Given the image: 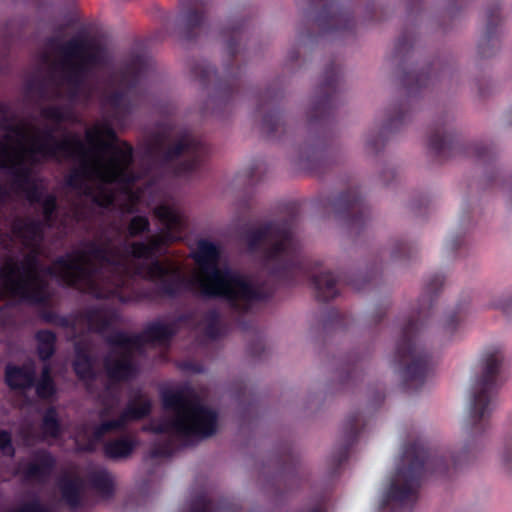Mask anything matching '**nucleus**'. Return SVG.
Segmentation results:
<instances>
[{
  "label": "nucleus",
  "mask_w": 512,
  "mask_h": 512,
  "mask_svg": "<svg viewBox=\"0 0 512 512\" xmlns=\"http://www.w3.org/2000/svg\"><path fill=\"white\" fill-rule=\"evenodd\" d=\"M161 222L162 234L148 242L128 244L127 236L134 237L148 230L149 221L143 216H134L128 224L127 232L113 228L97 241L81 244L67 259L60 258L57 267L69 281H82L86 292L95 298L125 299L119 294L131 274H138L151 280L165 295L173 297L190 286V282L172 264H162L155 260L156 255L165 253L164 244L180 238L182 223L179 215L170 207L161 205L155 208Z\"/></svg>",
  "instance_id": "nucleus-1"
},
{
  "label": "nucleus",
  "mask_w": 512,
  "mask_h": 512,
  "mask_svg": "<svg viewBox=\"0 0 512 512\" xmlns=\"http://www.w3.org/2000/svg\"><path fill=\"white\" fill-rule=\"evenodd\" d=\"M39 62L46 69L52 91L44 89L38 77L32 75L25 81L28 97L37 94L43 99L87 100L97 94L114 108L124 105L126 93L138 88L147 72L140 58L116 63L107 42L85 35L47 38Z\"/></svg>",
  "instance_id": "nucleus-2"
},
{
  "label": "nucleus",
  "mask_w": 512,
  "mask_h": 512,
  "mask_svg": "<svg viewBox=\"0 0 512 512\" xmlns=\"http://www.w3.org/2000/svg\"><path fill=\"white\" fill-rule=\"evenodd\" d=\"M43 223L38 220L17 219L12 226L14 236L22 241L25 246L33 249L21 262L9 258L2 268L3 282L16 295L32 302H43L48 295L46 276H55L67 285H73L86 292V286L82 281L72 282L66 279L57 267V258L52 267L43 268L37 259L35 247L43 237ZM75 249L62 258L67 259Z\"/></svg>",
  "instance_id": "nucleus-3"
},
{
  "label": "nucleus",
  "mask_w": 512,
  "mask_h": 512,
  "mask_svg": "<svg viewBox=\"0 0 512 512\" xmlns=\"http://www.w3.org/2000/svg\"><path fill=\"white\" fill-rule=\"evenodd\" d=\"M0 70L2 68L0 67ZM11 113L0 103V169L12 178V187L24 192L31 203H38V179L32 166L38 162V116L31 121L9 125Z\"/></svg>",
  "instance_id": "nucleus-4"
},
{
  "label": "nucleus",
  "mask_w": 512,
  "mask_h": 512,
  "mask_svg": "<svg viewBox=\"0 0 512 512\" xmlns=\"http://www.w3.org/2000/svg\"><path fill=\"white\" fill-rule=\"evenodd\" d=\"M194 258L200 268L195 280L203 295L223 297L231 307L243 312L262 299L261 293L245 276L231 269L217 267L219 250L212 242L200 240Z\"/></svg>",
  "instance_id": "nucleus-5"
},
{
  "label": "nucleus",
  "mask_w": 512,
  "mask_h": 512,
  "mask_svg": "<svg viewBox=\"0 0 512 512\" xmlns=\"http://www.w3.org/2000/svg\"><path fill=\"white\" fill-rule=\"evenodd\" d=\"M163 404L174 411V417L153 425L151 430L154 433H175L197 440L207 439L216 433L217 413L198 399L180 392H168L163 397Z\"/></svg>",
  "instance_id": "nucleus-6"
},
{
  "label": "nucleus",
  "mask_w": 512,
  "mask_h": 512,
  "mask_svg": "<svg viewBox=\"0 0 512 512\" xmlns=\"http://www.w3.org/2000/svg\"><path fill=\"white\" fill-rule=\"evenodd\" d=\"M426 458L427 452L419 443H407L401 447L383 490V506L390 500L404 502L413 496Z\"/></svg>",
  "instance_id": "nucleus-7"
},
{
  "label": "nucleus",
  "mask_w": 512,
  "mask_h": 512,
  "mask_svg": "<svg viewBox=\"0 0 512 512\" xmlns=\"http://www.w3.org/2000/svg\"><path fill=\"white\" fill-rule=\"evenodd\" d=\"M198 141L188 132L171 131L155 137L151 153L161 151L165 161L183 160L175 167L178 176L193 172L198 160Z\"/></svg>",
  "instance_id": "nucleus-8"
},
{
  "label": "nucleus",
  "mask_w": 512,
  "mask_h": 512,
  "mask_svg": "<svg viewBox=\"0 0 512 512\" xmlns=\"http://www.w3.org/2000/svg\"><path fill=\"white\" fill-rule=\"evenodd\" d=\"M138 340L130 339V336L123 332L109 336L111 349L104 358V368L109 379L127 381L138 375L139 365L136 356L142 353L137 348Z\"/></svg>",
  "instance_id": "nucleus-9"
},
{
  "label": "nucleus",
  "mask_w": 512,
  "mask_h": 512,
  "mask_svg": "<svg viewBox=\"0 0 512 512\" xmlns=\"http://www.w3.org/2000/svg\"><path fill=\"white\" fill-rule=\"evenodd\" d=\"M500 358L491 352H487L481 359L483 375L475 378L468 394L467 407L472 422L483 418L490 402V391L493 386V375L497 373Z\"/></svg>",
  "instance_id": "nucleus-10"
},
{
  "label": "nucleus",
  "mask_w": 512,
  "mask_h": 512,
  "mask_svg": "<svg viewBox=\"0 0 512 512\" xmlns=\"http://www.w3.org/2000/svg\"><path fill=\"white\" fill-rule=\"evenodd\" d=\"M139 401L138 406H136L135 401H130L117 419L105 421L97 426L93 432L94 439L101 440L106 433L120 430L124 428L128 422L139 420L147 416L151 410V401L142 395L139 396Z\"/></svg>",
  "instance_id": "nucleus-11"
},
{
  "label": "nucleus",
  "mask_w": 512,
  "mask_h": 512,
  "mask_svg": "<svg viewBox=\"0 0 512 512\" xmlns=\"http://www.w3.org/2000/svg\"><path fill=\"white\" fill-rule=\"evenodd\" d=\"M255 241L266 240L271 245L267 252L269 258H276L286 252L291 241V228L286 222L269 224L253 233Z\"/></svg>",
  "instance_id": "nucleus-12"
},
{
  "label": "nucleus",
  "mask_w": 512,
  "mask_h": 512,
  "mask_svg": "<svg viewBox=\"0 0 512 512\" xmlns=\"http://www.w3.org/2000/svg\"><path fill=\"white\" fill-rule=\"evenodd\" d=\"M412 331V327H407L405 329V335L402 340V343L399 344L398 351L402 357H405L406 354L412 358V363L409 364L405 369V379L411 380L421 376L424 368L426 366V355L422 353V351H418L416 345L411 343L409 335Z\"/></svg>",
  "instance_id": "nucleus-13"
},
{
  "label": "nucleus",
  "mask_w": 512,
  "mask_h": 512,
  "mask_svg": "<svg viewBox=\"0 0 512 512\" xmlns=\"http://www.w3.org/2000/svg\"><path fill=\"white\" fill-rule=\"evenodd\" d=\"M36 369L33 364L23 366L7 365L5 380L13 390H25L35 385Z\"/></svg>",
  "instance_id": "nucleus-14"
},
{
  "label": "nucleus",
  "mask_w": 512,
  "mask_h": 512,
  "mask_svg": "<svg viewBox=\"0 0 512 512\" xmlns=\"http://www.w3.org/2000/svg\"><path fill=\"white\" fill-rule=\"evenodd\" d=\"M86 318L89 329L104 333L118 321L119 314L115 309L96 308L88 310Z\"/></svg>",
  "instance_id": "nucleus-15"
},
{
  "label": "nucleus",
  "mask_w": 512,
  "mask_h": 512,
  "mask_svg": "<svg viewBox=\"0 0 512 512\" xmlns=\"http://www.w3.org/2000/svg\"><path fill=\"white\" fill-rule=\"evenodd\" d=\"M172 335L173 331L170 326L159 322H153L149 324L141 334L130 336V339H139L137 348L142 352L145 344L154 342L163 343Z\"/></svg>",
  "instance_id": "nucleus-16"
},
{
  "label": "nucleus",
  "mask_w": 512,
  "mask_h": 512,
  "mask_svg": "<svg viewBox=\"0 0 512 512\" xmlns=\"http://www.w3.org/2000/svg\"><path fill=\"white\" fill-rule=\"evenodd\" d=\"M53 465V457L49 453L42 451L38 454L37 460L27 466L25 476L28 479L43 481L49 476Z\"/></svg>",
  "instance_id": "nucleus-17"
},
{
  "label": "nucleus",
  "mask_w": 512,
  "mask_h": 512,
  "mask_svg": "<svg viewBox=\"0 0 512 512\" xmlns=\"http://www.w3.org/2000/svg\"><path fill=\"white\" fill-rule=\"evenodd\" d=\"M313 283L316 290V297L327 302L337 295L336 279L330 272H320L313 277Z\"/></svg>",
  "instance_id": "nucleus-18"
},
{
  "label": "nucleus",
  "mask_w": 512,
  "mask_h": 512,
  "mask_svg": "<svg viewBox=\"0 0 512 512\" xmlns=\"http://www.w3.org/2000/svg\"><path fill=\"white\" fill-rule=\"evenodd\" d=\"M81 488L82 483L78 479H64L60 483L62 498L71 509L80 505Z\"/></svg>",
  "instance_id": "nucleus-19"
},
{
  "label": "nucleus",
  "mask_w": 512,
  "mask_h": 512,
  "mask_svg": "<svg viewBox=\"0 0 512 512\" xmlns=\"http://www.w3.org/2000/svg\"><path fill=\"white\" fill-rule=\"evenodd\" d=\"M92 486L105 498L112 496L114 491L112 476L104 469L95 470L89 474Z\"/></svg>",
  "instance_id": "nucleus-20"
},
{
  "label": "nucleus",
  "mask_w": 512,
  "mask_h": 512,
  "mask_svg": "<svg viewBox=\"0 0 512 512\" xmlns=\"http://www.w3.org/2000/svg\"><path fill=\"white\" fill-rule=\"evenodd\" d=\"M76 374L86 382L87 389L90 393H94L93 382H98V375L93 370L91 361L85 357L80 356L74 363Z\"/></svg>",
  "instance_id": "nucleus-21"
},
{
  "label": "nucleus",
  "mask_w": 512,
  "mask_h": 512,
  "mask_svg": "<svg viewBox=\"0 0 512 512\" xmlns=\"http://www.w3.org/2000/svg\"><path fill=\"white\" fill-rule=\"evenodd\" d=\"M134 442L126 438H120L105 444V455L111 459H122L130 456L134 449Z\"/></svg>",
  "instance_id": "nucleus-22"
},
{
  "label": "nucleus",
  "mask_w": 512,
  "mask_h": 512,
  "mask_svg": "<svg viewBox=\"0 0 512 512\" xmlns=\"http://www.w3.org/2000/svg\"><path fill=\"white\" fill-rule=\"evenodd\" d=\"M38 341V354L42 360L49 359L55 351L56 336L49 330L39 331L36 335Z\"/></svg>",
  "instance_id": "nucleus-23"
},
{
  "label": "nucleus",
  "mask_w": 512,
  "mask_h": 512,
  "mask_svg": "<svg viewBox=\"0 0 512 512\" xmlns=\"http://www.w3.org/2000/svg\"><path fill=\"white\" fill-rule=\"evenodd\" d=\"M41 430L44 437L57 438L60 434V423L55 408H48L43 416Z\"/></svg>",
  "instance_id": "nucleus-24"
},
{
  "label": "nucleus",
  "mask_w": 512,
  "mask_h": 512,
  "mask_svg": "<svg viewBox=\"0 0 512 512\" xmlns=\"http://www.w3.org/2000/svg\"><path fill=\"white\" fill-rule=\"evenodd\" d=\"M263 131L267 136H272L283 130V121L279 111H271L263 118Z\"/></svg>",
  "instance_id": "nucleus-25"
},
{
  "label": "nucleus",
  "mask_w": 512,
  "mask_h": 512,
  "mask_svg": "<svg viewBox=\"0 0 512 512\" xmlns=\"http://www.w3.org/2000/svg\"><path fill=\"white\" fill-rule=\"evenodd\" d=\"M36 392L39 397L47 398L54 392L53 382L50 377V368L45 365L42 369L41 379L36 384Z\"/></svg>",
  "instance_id": "nucleus-26"
},
{
  "label": "nucleus",
  "mask_w": 512,
  "mask_h": 512,
  "mask_svg": "<svg viewBox=\"0 0 512 512\" xmlns=\"http://www.w3.org/2000/svg\"><path fill=\"white\" fill-rule=\"evenodd\" d=\"M222 35L225 39L227 53L229 55H235L238 53L239 47H234L233 41L238 40L240 42L241 40L239 27L229 25L223 29Z\"/></svg>",
  "instance_id": "nucleus-27"
},
{
  "label": "nucleus",
  "mask_w": 512,
  "mask_h": 512,
  "mask_svg": "<svg viewBox=\"0 0 512 512\" xmlns=\"http://www.w3.org/2000/svg\"><path fill=\"white\" fill-rule=\"evenodd\" d=\"M202 21V15L195 11H191L187 13L184 18L180 22L179 30L180 33L185 37L188 38V32L191 28L196 27L200 25Z\"/></svg>",
  "instance_id": "nucleus-28"
},
{
  "label": "nucleus",
  "mask_w": 512,
  "mask_h": 512,
  "mask_svg": "<svg viewBox=\"0 0 512 512\" xmlns=\"http://www.w3.org/2000/svg\"><path fill=\"white\" fill-rule=\"evenodd\" d=\"M7 512H48V509L43 506L37 498H33L28 502H23L17 507Z\"/></svg>",
  "instance_id": "nucleus-29"
},
{
  "label": "nucleus",
  "mask_w": 512,
  "mask_h": 512,
  "mask_svg": "<svg viewBox=\"0 0 512 512\" xmlns=\"http://www.w3.org/2000/svg\"><path fill=\"white\" fill-rule=\"evenodd\" d=\"M479 54L482 57H490L494 54L496 47L492 43V37L488 32L479 42L478 45Z\"/></svg>",
  "instance_id": "nucleus-30"
},
{
  "label": "nucleus",
  "mask_w": 512,
  "mask_h": 512,
  "mask_svg": "<svg viewBox=\"0 0 512 512\" xmlns=\"http://www.w3.org/2000/svg\"><path fill=\"white\" fill-rule=\"evenodd\" d=\"M192 72L195 77H200L204 82L210 81L215 75L214 69L205 63L197 64L193 67Z\"/></svg>",
  "instance_id": "nucleus-31"
},
{
  "label": "nucleus",
  "mask_w": 512,
  "mask_h": 512,
  "mask_svg": "<svg viewBox=\"0 0 512 512\" xmlns=\"http://www.w3.org/2000/svg\"><path fill=\"white\" fill-rule=\"evenodd\" d=\"M0 450L4 455L7 456H13L14 454L11 435L4 430H0Z\"/></svg>",
  "instance_id": "nucleus-32"
},
{
  "label": "nucleus",
  "mask_w": 512,
  "mask_h": 512,
  "mask_svg": "<svg viewBox=\"0 0 512 512\" xmlns=\"http://www.w3.org/2000/svg\"><path fill=\"white\" fill-rule=\"evenodd\" d=\"M207 318L210 321V323L207 326L206 333L210 338H216L218 334H217L213 324H214V322H217V320L219 318L218 312L216 310L209 311L207 314Z\"/></svg>",
  "instance_id": "nucleus-33"
},
{
  "label": "nucleus",
  "mask_w": 512,
  "mask_h": 512,
  "mask_svg": "<svg viewBox=\"0 0 512 512\" xmlns=\"http://www.w3.org/2000/svg\"><path fill=\"white\" fill-rule=\"evenodd\" d=\"M222 104V101L221 99L217 98V97H212V98H209L206 105L208 108H211L213 110V113L215 114V116L217 117H220V111H219V106Z\"/></svg>",
  "instance_id": "nucleus-34"
},
{
  "label": "nucleus",
  "mask_w": 512,
  "mask_h": 512,
  "mask_svg": "<svg viewBox=\"0 0 512 512\" xmlns=\"http://www.w3.org/2000/svg\"><path fill=\"white\" fill-rule=\"evenodd\" d=\"M344 431L346 440L351 443L356 437V430L351 421L345 424Z\"/></svg>",
  "instance_id": "nucleus-35"
},
{
  "label": "nucleus",
  "mask_w": 512,
  "mask_h": 512,
  "mask_svg": "<svg viewBox=\"0 0 512 512\" xmlns=\"http://www.w3.org/2000/svg\"><path fill=\"white\" fill-rule=\"evenodd\" d=\"M328 108V101L327 98L322 99L321 96H319V99L315 102L313 109L315 112L318 111H325Z\"/></svg>",
  "instance_id": "nucleus-36"
},
{
  "label": "nucleus",
  "mask_w": 512,
  "mask_h": 512,
  "mask_svg": "<svg viewBox=\"0 0 512 512\" xmlns=\"http://www.w3.org/2000/svg\"><path fill=\"white\" fill-rule=\"evenodd\" d=\"M430 145L435 150H440L445 146V140L444 139H438L437 135H433L430 139Z\"/></svg>",
  "instance_id": "nucleus-37"
},
{
  "label": "nucleus",
  "mask_w": 512,
  "mask_h": 512,
  "mask_svg": "<svg viewBox=\"0 0 512 512\" xmlns=\"http://www.w3.org/2000/svg\"><path fill=\"white\" fill-rule=\"evenodd\" d=\"M428 83V77L423 73L416 76V84L418 87L425 86Z\"/></svg>",
  "instance_id": "nucleus-38"
},
{
  "label": "nucleus",
  "mask_w": 512,
  "mask_h": 512,
  "mask_svg": "<svg viewBox=\"0 0 512 512\" xmlns=\"http://www.w3.org/2000/svg\"><path fill=\"white\" fill-rule=\"evenodd\" d=\"M169 455L170 454L167 453L166 451H162V450H159V449H154L150 453L151 458H157V457L169 456Z\"/></svg>",
  "instance_id": "nucleus-39"
},
{
  "label": "nucleus",
  "mask_w": 512,
  "mask_h": 512,
  "mask_svg": "<svg viewBox=\"0 0 512 512\" xmlns=\"http://www.w3.org/2000/svg\"><path fill=\"white\" fill-rule=\"evenodd\" d=\"M401 81L408 86L409 89H411V84L409 82V79L407 78L406 72L403 70L402 74L400 75Z\"/></svg>",
  "instance_id": "nucleus-40"
},
{
  "label": "nucleus",
  "mask_w": 512,
  "mask_h": 512,
  "mask_svg": "<svg viewBox=\"0 0 512 512\" xmlns=\"http://www.w3.org/2000/svg\"><path fill=\"white\" fill-rule=\"evenodd\" d=\"M350 226L352 229L357 230L360 227V221L358 219H353Z\"/></svg>",
  "instance_id": "nucleus-41"
},
{
  "label": "nucleus",
  "mask_w": 512,
  "mask_h": 512,
  "mask_svg": "<svg viewBox=\"0 0 512 512\" xmlns=\"http://www.w3.org/2000/svg\"><path fill=\"white\" fill-rule=\"evenodd\" d=\"M11 242V239H8L7 237H3L1 239V244L4 246L5 249L9 248V243Z\"/></svg>",
  "instance_id": "nucleus-42"
},
{
  "label": "nucleus",
  "mask_w": 512,
  "mask_h": 512,
  "mask_svg": "<svg viewBox=\"0 0 512 512\" xmlns=\"http://www.w3.org/2000/svg\"><path fill=\"white\" fill-rule=\"evenodd\" d=\"M198 503H199V504H202V505H204V506H205V499H204V497H200V498L198 499Z\"/></svg>",
  "instance_id": "nucleus-43"
},
{
  "label": "nucleus",
  "mask_w": 512,
  "mask_h": 512,
  "mask_svg": "<svg viewBox=\"0 0 512 512\" xmlns=\"http://www.w3.org/2000/svg\"><path fill=\"white\" fill-rule=\"evenodd\" d=\"M436 281H437V285H438V286H441V285H442V280H441L440 278H438Z\"/></svg>",
  "instance_id": "nucleus-44"
},
{
  "label": "nucleus",
  "mask_w": 512,
  "mask_h": 512,
  "mask_svg": "<svg viewBox=\"0 0 512 512\" xmlns=\"http://www.w3.org/2000/svg\"><path fill=\"white\" fill-rule=\"evenodd\" d=\"M404 48H405V47H403V49H404ZM401 50H402V48H401L400 46H399V47H397V53H400V51H401Z\"/></svg>",
  "instance_id": "nucleus-45"
},
{
  "label": "nucleus",
  "mask_w": 512,
  "mask_h": 512,
  "mask_svg": "<svg viewBox=\"0 0 512 512\" xmlns=\"http://www.w3.org/2000/svg\"><path fill=\"white\" fill-rule=\"evenodd\" d=\"M454 463H455V465L459 464V462H458V460L456 458H454Z\"/></svg>",
  "instance_id": "nucleus-46"
},
{
  "label": "nucleus",
  "mask_w": 512,
  "mask_h": 512,
  "mask_svg": "<svg viewBox=\"0 0 512 512\" xmlns=\"http://www.w3.org/2000/svg\"><path fill=\"white\" fill-rule=\"evenodd\" d=\"M196 372H201L202 370L199 368L194 369Z\"/></svg>",
  "instance_id": "nucleus-47"
},
{
  "label": "nucleus",
  "mask_w": 512,
  "mask_h": 512,
  "mask_svg": "<svg viewBox=\"0 0 512 512\" xmlns=\"http://www.w3.org/2000/svg\"><path fill=\"white\" fill-rule=\"evenodd\" d=\"M325 85H327V86H329V87H330V86H331V83H330V82H327V83H325Z\"/></svg>",
  "instance_id": "nucleus-48"
},
{
  "label": "nucleus",
  "mask_w": 512,
  "mask_h": 512,
  "mask_svg": "<svg viewBox=\"0 0 512 512\" xmlns=\"http://www.w3.org/2000/svg\"><path fill=\"white\" fill-rule=\"evenodd\" d=\"M192 512H206L205 510H202V511H192Z\"/></svg>",
  "instance_id": "nucleus-49"
}]
</instances>
